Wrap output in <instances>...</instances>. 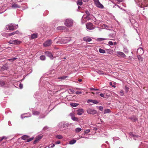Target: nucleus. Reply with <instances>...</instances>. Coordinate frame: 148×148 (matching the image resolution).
Masks as SVG:
<instances>
[{
  "label": "nucleus",
  "instance_id": "42",
  "mask_svg": "<svg viewBox=\"0 0 148 148\" xmlns=\"http://www.w3.org/2000/svg\"><path fill=\"white\" fill-rule=\"evenodd\" d=\"M5 84V83L3 81H0V85L1 86H3Z\"/></svg>",
  "mask_w": 148,
  "mask_h": 148
},
{
  "label": "nucleus",
  "instance_id": "30",
  "mask_svg": "<svg viewBox=\"0 0 148 148\" xmlns=\"http://www.w3.org/2000/svg\"><path fill=\"white\" fill-rule=\"evenodd\" d=\"M110 112V109H106L104 110V114L108 113Z\"/></svg>",
  "mask_w": 148,
  "mask_h": 148
},
{
  "label": "nucleus",
  "instance_id": "61",
  "mask_svg": "<svg viewBox=\"0 0 148 148\" xmlns=\"http://www.w3.org/2000/svg\"><path fill=\"white\" fill-rule=\"evenodd\" d=\"M70 116H71V117H72V116H73V113H70Z\"/></svg>",
  "mask_w": 148,
  "mask_h": 148
},
{
  "label": "nucleus",
  "instance_id": "20",
  "mask_svg": "<svg viewBox=\"0 0 148 148\" xmlns=\"http://www.w3.org/2000/svg\"><path fill=\"white\" fill-rule=\"evenodd\" d=\"M42 138V136H36L35 140L34 141V143L35 144L38 141L40 140Z\"/></svg>",
  "mask_w": 148,
  "mask_h": 148
},
{
  "label": "nucleus",
  "instance_id": "54",
  "mask_svg": "<svg viewBox=\"0 0 148 148\" xmlns=\"http://www.w3.org/2000/svg\"><path fill=\"white\" fill-rule=\"evenodd\" d=\"M24 114H23L21 115V118L22 119H23L24 118L27 117V116H24Z\"/></svg>",
  "mask_w": 148,
  "mask_h": 148
},
{
  "label": "nucleus",
  "instance_id": "21",
  "mask_svg": "<svg viewBox=\"0 0 148 148\" xmlns=\"http://www.w3.org/2000/svg\"><path fill=\"white\" fill-rule=\"evenodd\" d=\"M38 34L37 33H35L31 35V38L32 39H33L36 38L37 37Z\"/></svg>",
  "mask_w": 148,
  "mask_h": 148
},
{
  "label": "nucleus",
  "instance_id": "41",
  "mask_svg": "<svg viewBox=\"0 0 148 148\" xmlns=\"http://www.w3.org/2000/svg\"><path fill=\"white\" fill-rule=\"evenodd\" d=\"M90 132V130L87 129L85 130L84 132V134L88 133Z\"/></svg>",
  "mask_w": 148,
  "mask_h": 148
},
{
  "label": "nucleus",
  "instance_id": "49",
  "mask_svg": "<svg viewBox=\"0 0 148 148\" xmlns=\"http://www.w3.org/2000/svg\"><path fill=\"white\" fill-rule=\"evenodd\" d=\"M99 109L100 110L102 111L103 109V108L102 106H100L99 107Z\"/></svg>",
  "mask_w": 148,
  "mask_h": 148
},
{
  "label": "nucleus",
  "instance_id": "48",
  "mask_svg": "<svg viewBox=\"0 0 148 148\" xmlns=\"http://www.w3.org/2000/svg\"><path fill=\"white\" fill-rule=\"evenodd\" d=\"M7 139V138H6L5 136H3L1 138H0V142L2 141L3 139Z\"/></svg>",
  "mask_w": 148,
  "mask_h": 148
},
{
  "label": "nucleus",
  "instance_id": "63",
  "mask_svg": "<svg viewBox=\"0 0 148 148\" xmlns=\"http://www.w3.org/2000/svg\"><path fill=\"white\" fill-rule=\"evenodd\" d=\"M112 82H110V85L112 86Z\"/></svg>",
  "mask_w": 148,
  "mask_h": 148
},
{
  "label": "nucleus",
  "instance_id": "11",
  "mask_svg": "<svg viewBox=\"0 0 148 148\" xmlns=\"http://www.w3.org/2000/svg\"><path fill=\"white\" fill-rule=\"evenodd\" d=\"M52 43V40H48L46 41L43 44L44 47H47L50 46Z\"/></svg>",
  "mask_w": 148,
  "mask_h": 148
},
{
  "label": "nucleus",
  "instance_id": "45",
  "mask_svg": "<svg viewBox=\"0 0 148 148\" xmlns=\"http://www.w3.org/2000/svg\"><path fill=\"white\" fill-rule=\"evenodd\" d=\"M131 119L133 121H136L137 120V118H136V117H135L134 116L133 117H132L131 118Z\"/></svg>",
  "mask_w": 148,
  "mask_h": 148
},
{
  "label": "nucleus",
  "instance_id": "9",
  "mask_svg": "<svg viewBox=\"0 0 148 148\" xmlns=\"http://www.w3.org/2000/svg\"><path fill=\"white\" fill-rule=\"evenodd\" d=\"M21 42L18 40H11L9 41L8 43L10 44H18L21 43Z\"/></svg>",
  "mask_w": 148,
  "mask_h": 148
},
{
  "label": "nucleus",
  "instance_id": "40",
  "mask_svg": "<svg viewBox=\"0 0 148 148\" xmlns=\"http://www.w3.org/2000/svg\"><path fill=\"white\" fill-rule=\"evenodd\" d=\"M124 48V49H123V51L125 53H127L128 52V49H127V48L124 47H123Z\"/></svg>",
  "mask_w": 148,
  "mask_h": 148
},
{
  "label": "nucleus",
  "instance_id": "56",
  "mask_svg": "<svg viewBox=\"0 0 148 148\" xmlns=\"http://www.w3.org/2000/svg\"><path fill=\"white\" fill-rule=\"evenodd\" d=\"M60 143V141H57L56 142V144H59Z\"/></svg>",
  "mask_w": 148,
  "mask_h": 148
},
{
  "label": "nucleus",
  "instance_id": "26",
  "mask_svg": "<svg viewBox=\"0 0 148 148\" xmlns=\"http://www.w3.org/2000/svg\"><path fill=\"white\" fill-rule=\"evenodd\" d=\"M71 119L74 121H78V119L77 118L75 117L74 116H72Z\"/></svg>",
  "mask_w": 148,
  "mask_h": 148
},
{
  "label": "nucleus",
  "instance_id": "13",
  "mask_svg": "<svg viewBox=\"0 0 148 148\" xmlns=\"http://www.w3.org/2000/svg\"><path fill=\"white\" fill-rule=\"evenodd\" d=\"M45 54L46 56L49 57L52 60L53 59L54 57L51 53L48 51H47L45 52Z\"/></svg>",
  "mask_w": 148,
  "mask_h": 148
},
{
  "label": "nucleus",
  "instance_id": "16",
  "mask_svg": "<svg viewBox=\"0 0 148 148\" xmlns=\"http://www.w3.org/2000/svg\"><path fill=\"white\" fill-rule=\"evenodd\" d=\"M139 148H148L147 146L145 143H141L139 147Z\"/></svg>",
  "mask_w": 148,
  "mask_h": 148
},
{
  "label": "nucleus",
  "instance_id": "37",
  "mask_svg": "<svg viewBox=\"0 0 148 148\" xmlns=\"http://www.w3.org/2000/svg\"><path fill=\"white\" fill-rule=\"evenodd\" d=\"M130 136L133 137H138V136L132 133H130Z\"/></svg>",
  "mask_w": 148,
  "mask_h": 148
},
{
  "label": "nucleus",
  "instance_id": "44",
  "mask_svg": "<svg viewBox=\"0 0 148 148\" xmlns=\"http://www.w3.org/2000/svg\"><path fill=\"white\" fill-rule=\"evenodd\" d=\"M114 141H116L117 140H119V138L118 137H114L113 138Z\"/></svg>",
  "mask_w": 148,
  "mask_h": 148
},
{
  "label": "nucleus",
  "instance_id": "62",
  "mask_svg": "<svg viewBox=\"0 0 148 148\" xmlns=\"http://www.w3.org/2000/svg\"><path fill=\"white\" fill-rule=\"evenodd\" d=\"M78 81L79 82H81L82 81V80L81 79H79L78 80Z\"/></svg>",
  "mask_w": 148,
  "mask_h": 148
},
{
  "label": "nucleus",
  "instance_id": "53",
  "mask_svg": "<svg viewBox=\"0 0 148 148\" xmlns=\"http://www.w3.org/2000/svg\"><path fill=\"white\" fill-rule=\"evenodd\" d=\"M76 94H82V92H79V91H77L76 92V93H75Z\"/></svg>",
  "mask_w": 148,
  "mask_h": 148
},
{
  "label": "nucleus",
  "instance_id": "22",
  "mask_svg": "<svg viewBox=\"0 0 148 148\" xmlns=\"http://www.w3.org/2000/svg\"><path fill=\"white\" fill-rule=\"evenodd\" d=\"M66 28V27L64 26H60L57 27V29L58 30H63Z\"/></svg>",
  "mask_w": 148,
  "mask_h": 148
},
{
  "label": "nucleus",
  "instance_id": "27",
  "mask_svg": "<svg viewBox=\"0 0 148 148\" xmlns=\"http://www.w3.org/2000/svg\"><path fill=\"white\" fill-rule=\"evenodd\" d=\"M78 104L77 103H70V105L71 106L73 107H75L77 106L78 105Z\"/></svg>",
  "mask_w": 148,
  "mask_h": 148
},
{
  "label": "nucleus",
  "instance_id": "36",
  "mask_svg": "<svg viewBox=\"0 0 148 148\" xmlns=\"http://www.w3.org/2000/svg\"><path fill=\"white\" fill-rule=\"evenodd\" d=\"M56 137L59 139H62L63 138V136L60 135H58L56 136Z\"/></svg>",
  "mask_w": 148,
  "mask_h": 148
},
{
  "label": "nucleus",
  "instance_id": "32",
  "mask_svg": "<svg viewBox=\"0 0 148 148\" xmlns=\"http://www.w3.org/2000/svg\"><path fill=\"white\" fill-rule=\"evenodd\" d=\"M106 39H107L104 38H98L97 39V40L98 41L100 42Z\"/></svg>",
  "mask_w": 148,
  "mask_h": 148
},
{
  "label": "nucleus",
  "instance_id": "39",
  "mask_svg": "<svg viewBox=\"0 0 148 148\" xmlns=\"http://www.w3.org/2000/svg\"><path fill=\"white\" fill-rule=\"evenodd\" d=\"M54 146H55V145L54 144H51L49 145L48 146V147L50 148H53L54 147Z\"/></svg>",
  "mask_w": 148,
  "mask_h": 148
},
{
  "label": "nucleus",
  "instance_id": "8",
  "mask_svg": "<svg viewBox=\"0 0 148 148\" xmlns=\"http://www.w3.org/2000/svg\"><path fill=\"white\" fill-rule=\"evenodd\" d=\"M71 39L70 38H63L61 39L60 42L63 44H65L70 41Z\"/></svg>",
  "mask_w": 148,
  "mask_h": 148
},
{
  "label": "nucleus",
  "instance_id": "50",
  "mask_svg": "<svg viewBox=\"0 0 148 148\" xmlns=\"http://www.w3.org/2000/svg\"><path fill=\"white\" fill-rule=\"evenodd\" d=\"M108 44L110 45H113V43L111 41H110L108 42Z\"/></svg>",
  "mask_w": 148,
  "mask_h": 148
},
{
  "label": "nucleus",
  "instance_id": "12",
  "mask_svg": "<svg viewBox=\"0 0 148 148\" xmlns=\"http://www.w3.org/2000/svg\"><path fill=\"white\" fill-rule=\"evenodd\" d=\"M116 53H117L116 55L119 57L124 58L126 57L125 55L123 52L121 51H117Z\"/></svg>",
  "mask_w": 148,
  "mask_h": 148
},
{
  "label": "nucleus",
  "instance_id": "1",
  "mask_svg": "<svg viewBox=\"0 0 148 148\" xmlns=\"http://www.w3.org/2000/svg\"><path fill=\"white\" fill-rule=\"evenodd\" d=\"M136 5L139 7L144 8L148 6V0H134Z\"/></svg>",
  "mask_w": 148,
  "mask_h": 148
},
{
  "label": "nucleus",
  "instance_id": "43",
  "mask_svg": "<svg viewBox=\"0 0 148 148\" xmlns=\"http://www.w3.org/2000/svg\"><path fill=\"white\" fill-rule=\"evenodd\" d=\"M119 93L120 95L121 96H123L124 95L123 91L122 90H121L120 91Z\"/></svg>",
  "mask_w": 148,
  "mask_h": 148
},
{
  "label": "nucleus",
  "instance_id": "5",
  "mask_svg": "<svg viewBox=\"0 0 148 148\" xmlns=\"http://www.w3.org/2000/svg\"><path fill=\"white\" fill-rule=\"evenodd\" d=\"M97 8L103 9L104 8L103 5L99 1V0H93Z\"/></svg>",
  "mask_w": 148,
  "mask_h": 148
},
{
  "label": "nucleus",
  "instance_id": "18",
  "mask_svg": "<svg viewBox=\"0 0 148 148\" xmlns=\"http://www.w3.org/2000/svg\"><path fill=\"white\" fill-rule=\"evenodd\" d=\"M83 40L86 42H90L92 40V39L88 36L84 37L83 38Z\"/></svg>",
  "mask_w": 148,
  "mask_h": 148
},
{
  "label": "nucleus",
  "instance_id": "7",
  "mask_svg": "<svg viewBox=\"0 0 148 148\" xmlns=\"http://www.w3.org/2000/svg\"><path fill=\"white\" fill-rule=\"evenodd\" d=\"M22 139L26 140L27 142H29L33 140V138H29L28 136L27 135L23 136L21 137Z\"/></svg>",
  "mask_w": 148,
  "mask_h": 148
},
{
  "label": "nucleus",
  "instance_id": "59",
  "mask_svg": "<svg viewBox=\"0 0 148 148\" xmlns=\"http://www.w3.org/2000/svg\"><path fill=\"white\" fill-rule=\"evenodd\" d=\"M89 0H82L84 2H87Z\"/></svg>",
  "mask_w": 148,
  "mask_h": 148
},
{
  "label": "nucleus",
  "instance_id": "19",
  "mask_svg": "<svg viewBox=\"0 0 148 148\" xmlns=\"http://www.w3.org/2000/svg\"><path fill=\"white\" fill-rule=\"evenodd\" d=\"M87 102L88 103L91 102L93 103L94 104H96L98 103L99 102L96 100L89 99L87 101Z\"/></svg>",
  "mask_w": 148,
  "mask_h": 148
},
{
  "label": "nucleus",
  "instance_id": "34",
  "mask_svg": "<svg viewBox=\"0 0 148 148\" xmlns=\"http://www.w3.org/2000/svg\"><path fill=\"white\" fill-rule=\"evenodd\" d=\"M99 51L100 53H105V51L101 49L100 48L99 49Z\"/></svg>",
  "mask_w": 148,
  "mask_h": 148
},
{
  "label": "nucleus",
  "instance_id": "38",
  "mask_svg": "<svg viewBox=\"0 0 148 148\" xmlns=\"http://www.w3.org/2000/svg\"><path fill=\"white\" fill-rule=\"evenodd\" d=\"M17 59V58H11V59H8V60L10 62H13L15 60H16Z\"/></svg>",
  "mask_w": 148,
  "mask_h": 148
},
{
  "label": "nucleus",
  "instance_id": "2",
  "mask_svg": "<svg viewBox=\"0 0 148 148\" xmlns=\"http://www.w3.org/2000/svg\"><path fill=\"white\" fill-rule=\"evenodd\" d=\"M68 125L69 124L65 122H62L58 123V126L60 130L63 131L68 127Z\"/></svg>",
  "mask_w": 148,
  "mask_h": 148
},
{
  "label": "nucleus",
  "instance_id": "51",
  "mask_svg": "<svg viewBox=\"0 0 148 148\" xmlns=\"http://www.w3.org/2000/svg\"><path fill=\"white\" fill-rule=\"evenodd\" d=\"M19 88L20 89H22L23 88V84H21V83L19 84Z\"/></svg>",
  "mask_w": 148,
  "mask_h": 148
},
{
  "label": "nucleus",
  "instance_id": "57",
  "mask_svg": "<svg viewBox=\"0 0 148 148\" xmlns=\"http://www.w3.org/2000/svg\"><path fill=\"white\" fill-rule=\"evenodd\" d=\"M47 129V127H45L43 128V130H46Z\"/></svg>",
  "mask_w": 148,
  "mask_h": 148
},
{
  "label": "nucleus",
  "instance_id": "25",
  "mask_svg": "<svg viewBox=\"0 0 148 148\" xmlns=\"http://www.w3.org/2000/svg\"><path fill=\"white\" fill-rule=\"evenodd\" d=\"M77 3L78 5H82V0H77Z\"/></svg>",
  "mask_w": 148,
  "mask_h": 148
},
{
  "label": "nucleus",
  "instance_id": "6",
  "mask_svg": "<svg viewBox=\"0 0 148 148\" xmlns=\"http://www.w3.org/2000/svg\"><path fill=\"white\" fill-rule=\"evenodd\" d=\"M86 27L88 30H91L94 29L95 27L92 23H88L86 24Z\"/></svg>",
  "mask_w": 148,
  "mask_h": 148
},
{
  "label": "nucleus",
  "instance_id": "29",
  "mask_svg": "<svg viewBox=\"0 0 148 148\" xmlns=\"http://www.w3.org/2000/svg\"><path fill=\"white\" fill-rule=\"evenodd\" d=\"M40 59L42 60H44L46 59L45 57V56H41L40 57Z\"/></svg>",
  "mask_w": 148,
  "mask_h": 148
},
{
  "label": "nucleus",
  "instance_id": "31",
  "mask_svg": "<svg viewBox=\"0 0 148 148\" xmlns=\"http://www.w3.org/2000/svg\"><path fill=\"white\" fill-rule=\"evenodd\" d=\"M141 55H138L137 57L140 61H142L143 60V58L140 56Z\"/></svg>",
  "mask_w": 148,
  "mask_h": 148
},
{
  "label": "nucleus",
  "instance_id": "28",
  "mask_svg": "<svg viewBox=\"0 0 148 148\" xmlns=\"http://www.w3.org/2000/svg\"><path fill=\"white\" fill-rule=\"evenodd\" d=\"M82 130V128L78 127L75 129V131L76 132L78 133L81 131Z\"/></svg>",
  "mask_w": 148,
  "mask_h": 148
},
{
  "label": "nucleus",
  "instance_id": "10",
  "mask_svg": "<svg viewBox=\"0 0 148 148\" xmlns=\"http://www.w3.org/2000/svg\"><path fill=\"white\" fill-rule=\"evenodd\" d=\"M86 111L88 114L92 115L96 114L97 112L96 110L90 108L88 109Z\"/></svg>",
  "mask_w": 148,
  "mask_h": 148
},
{
  "label": "nucleus",
  "instance_id": "3",
  "mask_svg": "<svg viewBox=\"0 0 148 148\" xmlns=\"http://www.w3.org/2000/svg\"><path fill=\"white\" fill-rule=\"evenodd\" d=\"M18 25H15V24H10L6 26V29L7 30L12 31L18 28Z\"/></svg>",
  "mask_w": 148,
  "mask_h": 148
},
{
  "label": "nucleus",
  "instance_id": "15",
  "mask_svg": "<svg viewBox=\"0 0 148 148\" xmlns=\"http://www.w3.org/2000/svg\"><path fill=\"white\" fill-rule=\"evenodd\" d=\"M11 7L13 8H20V6L19 5H18L16 3H13L12 4Z\"/></svg>",
  "mask_w": 148,
  "mask_h": 148
},
{
  "label": "nucleus",
  "instance_id": "35",
  "mask_svg": "<svg viewBox=\"0 0 148 148\" xmlns=\"http://www.w3.org/2000/svg\"><path fill=\"white\" fill-rule=\"evenodd\" d=\"M76 142V140H71L69 142V143L70 144H73L75 143Z\"/></svg>",
  "mask_w": 148,
  "mask_h": 148
},
{
  "label": "nucleus",
  "instance_id": "64",
  "mask_svg": "<svg viewBox=\"0 0 148 148\" xmlns=\"http://www.w3.org/2000/svg\"><path fill=\"white\" fill-rule=\"evenodd\" d=\"M116 44V42H114L113 43V45H115Z\"/></svg>",
  "mask_w": 148,
  "mask_h": 148
},
{
  "label": "nucleus",
  "instance_id": "17",
  "mask_svg": "<svg viewBox=\"0 0 148 148\" xmlns=\"http://www.w3.org/2000/svg\"><path fill=\"white\" fill-rule=\"evenodd\" d=\"M77 114L78 115H81L84 113V111L83 109H79L77 110Z\"/></svg>",
  "mask_w": 148,
  "mask_h": 148
},
{
  "label": "nucleus",
  "instance_id": "33",
  "mask_svg": "<svg viewBox=\"0 0 148 148\" xmlns=\"http://www.w3.org/2000/svg\"><path fill=\"white\" fill-rule=\"evenodd\" d=\"M67 77L66 76H63L62 77H59L58 78L59 79H61L62 80H64Z\"/></svg>",
  "mask_w": 148,
  "mask_h": 148
},
{
  "label": "nucleus",
  "instance_id": "52",
  "mask_svg": "<svg viewBox=\"0 0 148 148\" xmlns=\"http://www.w3.org/2000/svg\"><path fill=\"white\" fill-rule=\"evenodd\" d=\"M86 13V14L88 15L89 16L90 15V13L88 11H86L85 12Z\"/></svg>",
  "mask_w": 148,
  "mask_h": 148
},
{
  "label": "nucleus",
  "instance_id": "60",
  "mask_svg": "<svg viewBox=\"0 0 148 148\" xmlns=\"http://www.w3.org/2000/svg\"><path fill=\"white\" fill-rule=\"evenodd\" d=\"M45 117V116H40V117H39V118H44V117Z\"/></svg>",
  "mask_w": 148,
  "mask_h": 148
},
{
  "label": "nucleus",
  "instance_id": "58",
  "mask_svg": "<svg viewBox=\"0 0 148 148\" xmlns=\"http://www.w3.org/2000/svg\"><path fill=\"white\" fill-rule=\"evenodd\" d=\"M92 93L93 94H96L97 95V94H98L99 93V92H95V93L93 92H92Z\"/></svg>",
  "mask_w": 148,
  "mask_h": 148
},
{
  "label": "nucleus",
  "instance_id": "47",
  "mask_svg": "<svg viewBox=\"0 0 148 148\" xmlns=\"http://www.w3.org/2000/svg\"><path fill=\"white\" fill-rule=\"evenodd\" d=\"M90 90L91 91L92 90H99V89L97 88H90Z\"/></svg>",
  "mask_w": 148,
  "mask_h": 148
},
{
  "label": "nucleus",
  "instance_id": "14",
  "mask_svg": "<svg viewBox=\"0 0 148 148\" xmlns=\"http://www.w3.org/2000/svg\"><path fill=\"white\" fill-rule=\"evenodd\" d=\"M137 52L138 55H142L144 53V51L142 48L140 47L137 49Z\"/></svg>",
  "mask_w": 148,
  "mask_h": 148
},
{
  "label": "nucleus",
  "instance_id": "46",
  "mask_svg": "<svg viewBox=\"0 0 148 148\" xmlns=\"http://www.w3.org/2000/svg\"><path fill=\"white\" fill-rule=\"evenodd\" d=\"M129 88L127 86H125V90L126 92H127L129 90Z\"/></svg>",
  "mask_w": 148,
  "mask_h": 148
},
{
  "label": "nucleus",
  "instance_id": "23",
  "mask_svg": "<svg viewBox=\"0 0 148 148\" xmlns=\"http://www.w3.org/2000/svg\"><path fill=\"white\" fill-rule=\"evenodd\" d=\"M19 33V32L18 31H16L15 32H12V33H11L8 34V35L9 36H11L12 35H14L15 34H17Z\"/></svg>",
  "mask_w": 148,
  "mask_h": 148
},
{
  "label": "nucleus",
  "instance_id": "4",
  "mask_svg": "<svg viewBox=\"0 0 148 148\" xmlns=\"http://www.w3.org/2000/svg\"><path fill=\"white\" fill-rule=\"evenodd\" d=\"M73 23V20L71 18H68L64 22V25L68 27L72 26Z\"/></svg>",
  "mask_w": 148,
  "mask_h": 148
},
{
  "label": "nucleus",
  "instance_id": "24",
  "mask_svg": "<svg viewBox=\"0 0 148 148\" xmlns=\"http://www.w3.org/2000/svg\"><path fill=\"white\" fill-rule=\"evenodd\" d=\"M39 114V112L37 111H34L32 112V114L34 115H38Z\"/></svg>",
  "mask_w": 148,
  "mask_h": 148
},
{
  "label": "nucleus",
  "instance_id": "55",
  "mask_svg": "<svg viewBox=\"0 0 148 148\" xmlns=\"http://www.w3.org/2000/svg\"><path fill=\"white\" fill-rule=\"evenodd\" d=\"M99 95L101 96V97H104V94L103 93H101L99 94Z\"/></svg>",
  "mask_w": 148,
  "mask_h": 148
}]
</instances>
